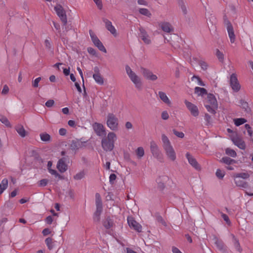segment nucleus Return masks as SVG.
Returning a JSON list of instances; mask_svg holds the SVG:
<instances>
[{
  "label": "nucleus",
  "mask_w": 253,
  "mask_h": 253,
  "mask_svg": "<svg viewBox=\"0 0 253 253\" xmlns=\"http://www.w3.org/2000/svg\"><path fill=\"white\" fill-rule=\"evenodd\" d=\"M208 20L211 23L212 25H215L216 24V18L214 15L211 14L209 17Z\"/></svg>",
  "instance_id": "de8ad7c7"
},
{
  "label": "nucleus",
  "mask_w": 253,
  "mask_h": 253,
  "mask_svg": "<svg viewBox=\"0 0 253 253\" xmlns=\"http://www.w3.org/2000/svg\"><path fill=\"white\" fill-rule=\"evenodd\" d=\"M140 71L143 77L147 80L155 81L158 79L157 76L153 74L152 72L148 69L141 67Z\"/></svg>",
  "instance_id": "6e6552de"
},
{
  "label": "nucleus",
  "mask_w": 253,
  "mask_h": 253,
  "mask_svg": "<svg viewBox=\"0 0 253 253\" xmlns=\"http://www.w3.org/2000/svg\"><path fill=\"white\" fill-rule=\"evenodd\" d=\"M40 135L42 141L47 142L50 141L51 140L50 135L46 132L41 133Z\"/></svg>",
  "instance_id": "e433bc0d"
},
{
  "label": "nucleus",
  "mask_w": 253,
  "mask_h": 253,
  "mask_svg": "<svg viewBox=\"0 0 253 253\" xmlns=\"http://www.w3.org/2000/svg\"><path fill=\"white\" fill-rule=\"evenodd\" d=\"M136 153L138 158H141L144 155V150L143 147H139L136 150Z\"/></svg>",
  "instance_id": "37998d69"
},
{
  "label": "nucleus",
  "mask_w": 253,
  "mask_h": 253,
  "mask_svg": "<svg viewBox=\"0 0 253 253\" xmlns=\"http://www.w3.org/2000/svg\"><path fill=\"white\" fill-rule=\"evenodd\" d=\"M48 171L51 174L54 175L56 177H58L60 179L62 178V176L57 172L56 170L49 168Z\"/></svg>",
  "instance_id": "3c124183"
},
{
  "label": "nucleus",
  "mask_w": 253,
  "mask_h": 253,
  "mask_svg": "<svg viewBox=\"0 0 253 253\" xmlns=\"http://www.w3.org/2000/svg\"><path fill=\"white\" fill-rule=\"evenodd\" d=\"M205 120L207 122V125L211 124V116L210 115H209L207 113L205 114Z\"/></svg>",
  "instance_id": "0e129e2a"
},
{
  "label": "nucleus",
  "mask_w": 253,
  "mask_h": 253,
  "mask_svg": "<svg viewBox=\"0 0 253 253\" xmlns=\"http://www.w3.org/2000/svg\"><path fill=\"white\" fill-rule=\"evenodd\" d=\"M216 176L219 179H222L224 177L225 174L224 172H223L220 169H217L216 171Z\"/></svg>",
  "instance_id": "864d4df0"
},
{
  "label": "nucleus",
  "mask_w": 253,
  "mask_h": 253,
  "mask_svg": "<svg viewBox=\"0 0 253 253\" xmlns=\"http://www.w3.org/2000/svg\"><path fill=\"white\" fill-rule=\"evenodd\" d=\"M92 126L94 131L98 136L101 137L106 136V132L105 129L101 124L94 123Z\"/></svg>",
  "instance_id": "1a4fd4ad"
},
{
  "label": "nucleus",
  "mask_w": 253,
  "mask_h": 253,
  "mask_svg": "<svg viewBox=\"0 0 253 253\" xmlns=\"http://www.w3.org/2000/svg\"><path fill=\"white\" fill-rule=\"evenodd\" d=\"M54 104V101L52 99H49L45 103V106L47 107H51Z\"/></svg>",
  "instance_id": "338daca9"
},
{
  "label": "nucleus",
  "mask_w": 253,
  "mask_h": 253,
  "mask_svg": "<svg viewBox=\"0 0 253 253\" xmlns=\"http://www.w3.org/2000/svg\"><path fill=\"white\" fill-rule=\"evenodd\" d=\"M139 30L140 33L139 36L141 38V39L143 40V41L146 44H150L151 43V40L149 39V36L147 34L145 30L143 28L140 27L139 29Z\"/></svg>",
  "instance_id": "f3484780"
},
{
  "label": "nucleus",
  "mask_w": 253,
  "mask_h": 253,
  "mask_svg": "<svg viewBox=\"0 0 253 253\" xmlns=\"http://www.w3.org/2000/svg\"><path fill=\"white\" fill-rule=\"evenodd\" d=\"M172 131L174 134L178 137L182 138L184 136V134L182 132L178 131L175 129H173Z\"/></svg>",
  "instance_id": "6e6d98bb"
},
{
  "label": "nucleus",
  "mask_w": 253,
  "mask_h": 253,
  "mask_svg": "<svg viewBox=\"0 0 253 253\" xmlns=\"http://www.w3.org/2000/svg\"><path fill=\"white\" fill-rule=\"evenodd\" d=\"M48 182V180L46 179H42L39 181V185L40 186H45Z\"/></svg>",
  "instance_id": "774afa93"
},
{
  "label": "nucleus",
  "mask_w": 253,
  "mask_h": 253,
  "mask_svg": "<svg viewBox=\"0 0 253 253\" xmlns=\"http://www.w3.org/2000/svg\"><path fill=\"white\" fill-rule=\"evenodd\" d=\"M41 80V77H38L36 78L33 82H32V86L33 87H38L39 86V83Z\"/></svg>",
  "instance_id": "bf43d9fd"
},
{
  "label": "nucleus",
  "mask_w": 253,
  "mask_h": 253,
  "mask_svg": "<svg viewBox=\"0 0 253 253\" xmlns=\"http://www.w3.org/2000/svg\"><path fill=\"white\" fill-rule=\"evenodd\" d=\"M162 140L164 143V148L171 146L168 137L165 134L162 135Z\"/></svg>",
  "instance_id": "c9c22d12"
},
{
  "label": "nucleus",
  "mask_w": 253,
  "mask_h": 253,
  "mask_svg": "<svg viewBox=\"0 0 253 253\" xmlns=\"http://www.w3.org/2000/svg\"><path fill=\"white\" fill-rule=\"evenodd\" d=\"M215 244L219 250H223L224 249V245L221 241L216 240Z\"/></svg>",
  "instance_id": "8fccbe9b"
},
{
  "label": "nucleus",
  "mask_w": 253,
  "mask_h": 253,
  "mask_svg": "<svg viewBox=\"0 0 253 253\" xmlns=\"http://www.w3.org/2000/svg\"><path fill=\"white\" fill-rule=\"evenodd\" d=\"M184 102L186 107L193 116L197 117L199 115V110L196 105L187 100H185Z\"/></svg>",
  "instance_id": "4468645a"
},
{
  "label": "nucleus",
  "mask_w": 253,
  "mask_h": 253,
  "mask_svg": "<svg viewBox=\"0 0 253 253\" xmlns=\"http://www.w3.org/2000/svg\"><path fill=\"white\" fill-rule=\"evenodd\" d=\"M194 79H196L197 80L198 84L199 85L201 86H205V84L203 82V81L200 79V78L199 76L194 75L193 77L192 78V80L193 81Z\"/></svg>",
  "instance_id": "603ef678"
},
{
  "label": "nucleus",
  "mask_w": 253,
  "mask_h": 253,
  "mask_svg": "<svg viewBox=\"0 0 253 253\" xmlns=\"http://www.w3.org/2000/svg\"><path fill=\"white\" fill-rule=\"evenodd\" d=\"M0 121L6 126L11 127V125L8 120L4 116L0 115Z\"/></svg>",
  "instance_id": "a19ab883"
},
{
  "label": "nucleus",
  "mask_w": 253,
  "mask_h": 253,
  "mask_svg": "<svg viewBox=\"0 0 253 253\" xmlns=\"http://www.w3.org/2000/svg\"><path fill=\"white\" fill-rule=\"evenodd\" d=\"M233 178H243L246 179L250 177V175L248 173L242 172V173H235L232 175Z\"/></svg>",
  "instance_id": "7c9ffc66"
},
{
  "label": "nucleus",
  "mask_w": 253,
  "mask_h": 253,
  "mask_svg": "<svg viewBox=\"0 0 253 253\" xmlns=\"http://www.w3.org/2000/svg\"><path fill=\"white\" fill-rule=\"evenodd\" d=\"M102 212V210L96 209L93 214V219L95 223H99L100 220V215Z\"/></svg>",
  "instance_id": "a878e982"
},
{
  "label": "nucleus",
  "mask_w": 253,
  "mask_h": 253,
  "mask_svg": "<svg viewBox=\"0 0 253 253\" xmlns=\"http://www.w3.org/2000/svg\"><path fill=\"white\" fill-rule=\"evenodd\" d=\"M8 183V181L7 178H4L2 180L0 184V195L7 188Z\"/></svg>",
  "instance_id": "2f4dec72"
},
{
  "label": "nucleus",
  "mask_w": 253,
  "mask_h": 253,
  "mask_svg": "<svg viewBox=\"0 0 253 253\" xmlns=\"http://www.w3.org/2000/svg\"><path fill=\"white\" fill-rule=\"evenodd\" d=\"M54 10L62 22L63 25H66L67 23V16L63 7L61 5L58 4L54 7Z\"/></svg>",
  "instance_id": "0eeeda50"
},
{
  "label": "nucleus",
  "mask_w": 253,
  "mask_h": 253,
  "mask_svg": "<svg viewBox=\"0 0 253 253\" xmlns=\"http://www.w3.org/2000/svg\"><path fill=\"white\" fill-rule=\"evenodd\" d=\"M89 33L92 42H93L94 45H95L100 51L106 53L107 50L102 44V43L100 42L99 39L97 38V37L95 35V34L91 30L89 31Z\"/></svg>",
  "instance_id": "20e7f679"
},
{
  "label": "nucleus",
  "mask_w": 253,
  "mask_h": 253,
  "mask_svg": "<svg viewBox=\"0 0 253 253\" xmlns=\"http://www.w3.org/2000/svg\"><path fill=\"white\" fill-rule=\"evenodd\" d=\"M205 106L207 110L211 114H215L216 113L215 110L217 109V108H214L209 104H206Z\"/></svg>",
  "instance_id": "49530a36"
},
{
  "label": "nucleus",
  "mask_w": 253,
  "mask_h": 253,
  "mask_svg": "<svg viewBox=\"0 0 253 253\" xmlns=\"http://www.w3.org/2000/svg\"><path fill=\"white\" fill-rule=\"evenodd\" d=\"M83 144V142L80 141L79 140H73L71 141L70 147L73 150H76L81 147Z\"/></svg>",
  "instance_id": "5701e85b"
},
{
  "label": "nucleus",
  "mask_w": 253,
  "mask_h": 253,
  "mask_svg": "<svg viewBox=\"0 0 253 253\" xmlns=\"http://www.w3.org/2000/svg\"><path fill=\"white\" fill-rule=\"evenodd\" d=\"M230 138L233 143L241 149H246V144L242 138L238 136L236 133H233L230 135Z\"/></svg>",
  "instance_id": "423d86ee"
},
{
  "label": "nucleus",
  "mask_w": 253,
  "mask_h": 253,
  "mask_svg": "<svg viewBox=\"0 0 253 253\" xmlns=\"http://www.w3.org/2000/svg\"><path fill=\"white\" fill-rule=\"evenodd\" d=\"M208 102L209 105L214 108H218V103L215 96L211 93H209L207 96Z\"/></svg>",
  "instance_id": "aec40b11"
},
{
  "label": "nucleus",
  "mask_w": 253,
  "mask_h": 253,
  "mask_svg": "<svg viewBox=\"0 0 253 253\" xmlns=\"http://www.w3.org/2000/svg\"><path fill=\"white\" fill-rule=\"evenodd\" d=\"M159 95L161 99L165 103L167 104H169L170 103V102L166 94L162 91L159 92Z\"/></svg>",
  "instance_id": "473e14b6"
},
{
  "label": "nucleus",
  "mask_w": 253,
  "mask_h": 253,
  "mask_svg": "<svg viewBox=\"0 0 253 253\" xmlns=\"http://www.w3.org/2000/svg\"><path fill=\"white\" fill-rule=\"evenodd\" d=\"M103 225L106 229H108L113 226V221L109 217H107L105 220L103 221Z\"/></svg>",
  "instance_id": "cd10ccee"
},
{
  "label": "nucleus",
  "mask_w": 253,
  "mask_h": 253,
  "mask_svg": "<svg viewBox=\"0 0 253 253\" xmlns=\"http://www.w3.org/2000/svg\"><path fill=\"white\" fill-rule=\"evenodd\" d=\"M117 176L114 173H112L109 176V182L111 184L113 185L115 183V181L116 179Z\"/></svg>",
  "instance_id": "5fc2aeb1"
},
{
  "label": "nucleus",
  "mask_w": 253,
  "mask_h": 253,
  "mask_svg": "<svg viewBox=\"0 0 253 253\" xmlns=\"http://www.w3.org/2000/svg\"><path fill=\"white\" fill-rule=\"evenodd\" d=\"M227 30L231 42L234 43L235 41V35L233 26L230 21H228Z\"/></svg>",
  "instance_id": "2eb2a0df"
},
{
  "label": "nucleus",
  "mask_w": 253,
  "mask_h": 253,
  "mask_svg": "<svg viewBox=\"0 0 253 253\" xmlns=\"http://www.w3.org/2000/svg\"><path fill=\"white\" fill-rule=\"evenodd\" d=\"M221 162L228 165L235 163V160L232 159L228 157H223L221 160Z\"/></svg>",
  "instance_id": "4c0bfd02"
},
{
  "label": "nucleus",
  "mask_w": 253,
  "mask_h": 253,
  "mask_svg": "<svg viewBox=\"0 0 253 253\" xmlns=\"http://www.w3.org/2000/svg\"><path fill=\"white\" fill-rule=\"evenodd\" d=\"M195 93L197 94L198 96H203L205 94H208L207 90L205 88H202L198 86L195 88Z\"/></svg>",
  "instance_id": "c756f323"
},
{
  "label": "nucleus",
  "mask_w": 253,
  "mask_h": 253,
  "mask_svg": "<svg viewBox=\"0 0 253 253\" xmlns=\"http://www.w3.org/2000/svg\"><path fill=\"white\" fill-rule=\"evenodd\" d=\"M95 205L96 209L102 210V202L100 195L98 193L95 194Z\"/></svg>",
  "instance_id": "393cba45"
},
{
  "label": "nucleus",
  "mask_w": 253,
  "mask_h": 253,
  "mask_svg": "<svg viewBox=\"0 0 253 253\" xmlns=\"http://www.w3.org/2000/svg\"><path fill=\"white\" fill-rule=\"evenodd\" d=\"M156 217L157 221L159 223H161L164 226H167V223L161 215H160L159 214L157 213L156 215Z\"/></svg>",
  "instance_id": "a18cd8bd"
},
{
  "label": "nucleus",
  "mask_w": 253,
  "mask_h": 253,
  "mask_svg": "<svg viewBox=\"0 0 253 253\" xmlns=\"http://www.w3.org/2000/svg\"><path fill=\"white\" fill-rule=\"evenodd\" d=\"M235 183L237 186L242 187L244 188H246L248 187V183L243 180H241L240 178H234Z\"/></svg>",
  "instance_id": "bb28decb"
},
{
  "label": "nucleus",
  "mask_w": 253,
  "mask_h": 253,
  "mask_svg": "<svg viewBox=\"0 0 253 253\" xmlns=\"http://www.w3.org/2000/svg\"><path fill=\"white\" fill-rule=\"evenodd\" d=\"M93 78L95 81V82L100 84L102 85L104 84V80L103 77L101 76L100 74H93Z\"/></svg>",
  "instance_id": "f704fd0d"
},
{
  "label": "nucleus",
  "mask_w": 253,
  "mask_h": 253,
  "mask_svg": "<svg viewBox=\"0 0 253 253\" xmlns=\"http://www.w3.org/2000/svg\"><path fill=\"white\" fill-rule=\"evenodd\" d=\"M216 55L220 61H222L224 59V55L223 53L218 49H216Z\"/></svg>",
  "instance_id": "13d9d810"
},
{
  "label": "nucleus",
  "mask_w": 253,
  "mask_h": 253,
  "mask_svg": "<svg viewBox=\"0 0 253 253\" xmlns=\"http://www.w3.org/2000/svg\"><path fill=\"white\" fill-rule=\"evenodd\" d=\"M116 139L115 133L110 132L107 137H103L101 140V146L105 151H111L114 147V142Z\"/></svg>",
  "instance_id": "f257e3e1"
},
{
  "label": "nucleus",
  "mask_w": 253,
  "mask_h": 253,
  "mask_svg": "<svg viewBox=\"0 0 253 253\" xmlns=\"http://www.w3.org/2000/svg\"><path fill=\"white\" fill-rule=\"evenodd\" d=\"M45 242L48 247V249L49 250H51L53 249V246L52 245V239L51 238H47L45 240Z\"/></svg>",
  "instance_id": "c03bdc74"
},
{
  "label": "nucleus",
  "mask_w": 253,
  "mask_h": 253,
  "mask_svg": "<svg viewBox=\"0 0 253 253\" xmlns=\"http://www.w3.org/2000/svg\"><path fill=\"white\" fill-rule=\"evenodd\" d=\"M234 122L236 126H239L247 122V120L244 118H238L234 119Z\"/></svg>",
  "instance_id": "79ce46f5"
},
{
  "label": "nucleus",
  "mask_w": 253,
  "mask_h": 253,
  "mask_svg": "<svg viewBox=\"0 0 253 253\" xmlns=\"http://www.w3.org/2000/svg\"><path fill=\"white\" fill-rule=\"evenodd\" d=\"M162 30L167 33H170L173 30L171 25L168 22H163L160 24Z\"/></svg>",
  "instance_id": "b1692460"
},
{
  "label": "nucleus",
  "mask_w": 253,
  "mask_h": 253,
  "mask_svg": "<svg viewBox=\"0 0 253 253\" xmlns=\"http://www.w3.org/2000/svg\"><path fill=\"white\" fill-rule=\"evenodd\" d=\"M164 149L169 158L172 161H174L176 159V155L172 147L171 146L167 147Z\"/></svg>",
  "instance_id": "6ab92c4d"
},
{
  "label": "nucleus",
  "mask_w": 253,
  "mask_h": 253,
  "mask_svg": "<svg viewBox=\"0 0 253 253\" xmlns=\"http://www.w3.org/2000/svg\"><path fill=\"white\" fill-rule=\"evenodd\" d=\"M126 72L130 79L131 81L135 84V87L139 90L142 89V83L140 79L133 72L130 67L128 65L126 66Z\"/></svg>",
  "instance_id": "f03ea898"
},
{
  "label": "nucleus",
  "mask_w": 253,
  "mask_h": 253,
  "mask_svg": "<svg viewBox=\"0 0 253 253\" xmlns=\"http://www.w3.org/2000/svg\"><path fill=\"white\" fill-rule=\"evenodd\" d=\"M221 216L223 219L226 221L227 224L230 225L231 224V222L227 215L225 213H222Z\"/></svg>",
  "instance_id": "680f3d73"
},
{
  "label": "nucleus",
  "mask_w": 253,
  "mask_h": 253,
  "mask_svg": "<svg viewBox=\"0 0 253 253\" xmlns=\"http://www.w3.org/2000/svg\"><path fill=\"white\" fill-rule=\"evenodd\" d=\"M162 118L164 120H167L169 118V115L167 111H164L161 114Z\"/></svg>",
  "instance_id": "e2e57ef3"
},
{
  "label": "nucleus",
  "mask_w": 253,
  "mask_h": 253,
  "mask_svg": "<svg viewBox=\"0 0 253 253\" xmlns=\"http://www.w3.org/2000/svg\"><path fill=\"white\" fill-rule=\"evenodd\" d=\"M87 50L90 54L96 56V51L93 48L89 47L87 48Z\"/></svg>",
  "instance_id": "052dcab7"
},
{
  "label": "nucleus",
  "mask_w": 253,
  "mask_h": 253,
  "mask_svg": "<svg viewBox=\"0 0 253 253\" xmlns=\"http://www.w3.org/2000/svg\"><path fill=\"white\" fill-rule=\"evenodd\" d=\"M179 6L180 7L182 12L184 15L187 14V10L185 2L184 0H177Z\"/></svg>",
  "instance_id": "72a5a7b5"
},
{
  "label": "nucleus",
  "mask_w": 253,
  "mask_h": 253,
  "mask_svg": "<svg viewBox=\"0 0 253 253\" xmlns=\"http://www.w3.org/2000/svg\"><path fill=\"white\" fill-rule=\"evenodd\" d=\"M127 222L129 227L136 230L138 232H141L142 230L141 225L138 223L132 217L127 218Z\"/></svg>",
  "instance_id": "9b49d317"
},
{
  "label": "nucleus",
  "mask_w": 253,
  "mask_h": 253,
  "mask_svg": "<svg viewBox=\"0 0 253 253\" xmlns=\"http://www.w3.org/2000/svg\"><path fill=\"white\" fill-rule=\"evenodd\" d=\"M169 179V177L166 175L161 176L157 179L156 181L158 183V189L160 191H163L164 190L166 187V183Z\"/></svg>",
  "instance_id": "f8f14e48"
},
{
  "label": "nucleus",
  "mask_w": 253,
  "mask_h": 253,
  "mask_svg": "<svg viewBox=\"0 0 253 253\" xmlns=\"http://www.w3.org/2000/svg\"><path fill=\"white\" fill-rule=\"evenodd\" d=\"M139 12L141 14L146 16L148 17H150L152 15L149 10L147 8H140L139 9Z\"/></svg>",
  "instance_id": "58836bf2"
},
{
  "label": "nucleus",
  "mask_w": 253,
  "mask_h": 253,
  "mask_svg": "<svg viewBox=\"0 0 253 253\" xmlns=\"http://www.w3.org/2000/svg\"><path fill=\"white\" fill-rule=\"evenodd\" d=\"M198 64L200 65L203 70H206L207 69L208 64L205 61L199 60L198 61Z\"/></svg>",
  "instance_id": "4d7b16f0"
},
{
  "label": "nucleus",
  "mask_w": 253,
  "mask_h": 253,
  "mask_svg": "<svg viewBox=\"0 0 253 253\" xmlns=\"http://www.w3.org/2000/svg\"><path fill=\"white\" fill-rule=\"evenodd\" d=\"M230 85L235 92H238L240 89L241 86L235 74H232L230 76Z\"/></svg>",
  "instance_id": "9d476101"
},
{
  "label": "nucleus",
  "mask_w": 253,
  "mask_h": 253,
  "mask_svg": "<svg viewBox=\"0 0 253 253\" xmlns=\"http://www.w3.org/2000/svg\"><path fill=\"white\" fill-rule=\"evenodd\" d=\"M8 91H9L8 86L6 84L4 85L3 86V88L1 91V94L3 95H6L8 93Z\"/></svg>",
  "instance_id": "69168bd1"
},
{
  "label": "nucleus",
  "mask_w": 253,
  "mask_h": 253,
  "mask_svg": "<svg viewBox=\"0 0 253 253\" xmlns=\"http://www.w3.org/2000/svg\"><path fill=\"white\" fill-rule=\"evenodd\" d=\"M150 150L153 156L160 162H163V155L157 144L153 141L150 142Z\"/></svg>",
  "instance_id": "39448f33"
},
{
  "label": "nucleus",
  "mask_w": 253,
  "mask_h": 253,
  "mask_svg": "<svg viewBox=\"0 0 253 253\" xmlns=\"http://www.w3.org/2000/svg\"><path fill=\"white\" fill-rule=\"evenodd\" d=\"M231 236L232 237V242L234 248L239 253H241L243 250L240 246L239 240L233 234H231Z\"/></svg>",
  "instance_id": "4be33fe9"
},
{
  "label": "nucleus",
  "mask_w": 253,
  "mask_h": 253,
  "mask_svg": "<svg viewBox=\"0 0 253 253\" xmlns=\"http://www.w3.org/2000/svg\"><path fill=\"white\" fill-rule=\"evenodd\" d=\"M240 106L244 109L245 111L247 113H250L251 112V109L249 107L248 103L244 100L241 99L240 101Z\"/></svg>",
  "instance_id": "c85d7f7f"
},
{
  "label": "nucleus",
  "mask_w": 253,
  "mask_h": 253,
  "mask_svg": "<svg viewBox=\"0 0 253 253\" xmlns=\"http://www.w3.org/2000/svg\"><path fill=\"white\" fill-rule=\"evenodd\" d=\"M66 158H62L59 160L57 168L59 171L61 172H64L67 169V165L65 163Z\"/></svg>",
  "instance_id": "a211bd4d"
},
{
  "label": "nucleus",
  "mask_w": 253,
  "mask_h": 253,
  "mask_svg": "<svg viewBox=\"0 0 253 253\" xmlns=\"http://www.w3.org/2000/svg\"><path fill=\"white\" fill-rule=\"evenodd\" d=\"M107 126L112 130H116L118 127V119L113 113H109L107 120Z\"/></svg>",
  "instance_id": "7ed1b4c3"
},
{
  "label": "nucleus",
  "mask_w": 253,
  "mask_h": 253,
  "mask_svg": "<svg viewBox=\"0 0 253 253\" xmlns=\"http://www.w3.org/2000/svg\"><path fill=\"white\" fill-rule=\"evenodd\" d=\"M103 21L105 24L106 29L113 35L116 36L117 35L116 30L112 25V22L106 18H103Z\"/></svg>",
  "instance_id": "dca6fc26"
},
{
  "label": "nucleus",
  "mask_w": 253,
  "mask_h": 253,
  "mask_svg": "<svg viewBox=\"0 0 253 253\" xmlns=\"http://www.w3.org/2000/svg\"><path fill=\"white\" fill-rule=\"evenodd\" d=\"M15 129L19 135L22 137H25L28 134V132L25 130L23 126L19 124L16 125L15 127Z\"/></svg>",
  "instance_id": "412c9836"
},
{
  "label": "nucleus",
  "mask_w": 253,
  "mask_h": 253,
  "mask_svg": "<svg viewBox=\"0 0 253 253\" xmlns=\"http://www.w3.org/2000/svg\"><path fill=\"white\" fill-rule=\"evenodd\" d=\"M84 175L85 174L84 171H82L74 175V178L76 180H80L84 177Z\"/></svg>",
  "instance_id": "09e8293b"
},
{
  "label": "nucleus",
  "mask_w": 253,
  "mask_h": 253,
  "mask_svg": "<svg viewBox=\"0 0 253 253\" xmlns=\"http://www.w3.org/2000/svg\"><path fill=\"white\" fill-rule=\"evenodd\" d=\"M225 153L228 155L230 156L233 158H235L237 156L236 152L233 149L227 148L225 149Z\"/></svg>",
  "instance_id": "ea45409f"
},
{
  "label": "nucleus",
  "mask_w": 253,
  "mask_h": 253,
  "mask_svg": "<svg viewBox=\"0 0 253 253\" xmlns=\"http://www.w3.org/2000/svg\"><path fill=\"white\" fill-rule=\"evenodd\" d=\"M186 157L189 163L196 170H201V167L196 160L188 152L186 154Z\"/></svg>",
  "instance_id": "ddd939ff"
}]
</instances>
